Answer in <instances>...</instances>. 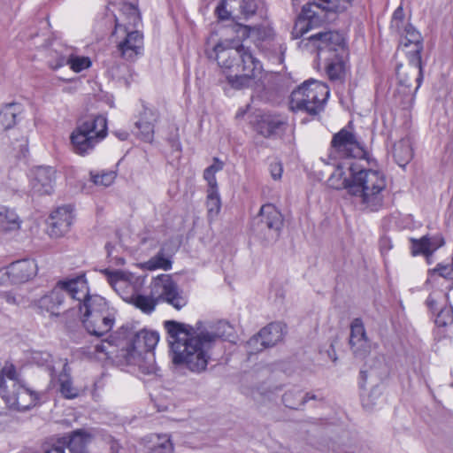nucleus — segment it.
<instances>
[{"label":"nucleus","instance_id":"obj_20","mask_svg":"<svg viewBox=\"0 0 453 453\" xmlns=\"http://www.w3.org/2000/svg\"><path fill=\"white\" fill-rule=\"evenodd\" d=\"M56 171L50 166H37L31 172L30 185L34 194L50 195L54 189Z\"/></svg>","mask_w":453,"mask_h":453},{"label":"nucleus","instance_id":"obj_55","mask_svg":"<svg viewBox=\"0 0 453 453\" xmlns=\"http://www.w3.org/2000/svg\"><path fill=\"white\" fill-rule=\"evenodd\" d=\"M104 273L108 277V281L110 284H113L114 281L118 280L119 278V273L118 272H111L109 270H104Z\"/></svg>","mask_w":453,"mask_h":453},{"label":"nucleus","instance_id":"obj_38","mask_svg":"<svg viewBox=\"0 0 453 453\" xmlns=\"http://www.w3.org/2000/svg\"><path fill=\"white\" fill-rule=\"evenodd\" d=\"M236 6L234 0H220L215 8V15L219 20H227L235 13Z\"/></svg>","mask_w":453,"mask_h":453},{"label":"nucleus","instance_id":"obj_51","mask_svg":"<svg viewBox=\"0 0 453 453\" xmlns=\"http://www.w3.org/2000/svg\"><path fill=\"white\" fill-rule=\"evenodd\" d=\"M428 242L429 249L433 255L435 250H437L439 248L442 247L445 244V240L441 234H437L432 237L428 235Z\"/></svg>","mask_w":453,"mask_h":453},{"label":"nucleus","instance_id":"obj_29","mask_svg":"<svg viewBox=\"0 0 453 453\" xmlns=\"http://www.w3.org/2000/svg\"><path fill=\"white\" fill-rule=\"evenodd\" d=\"M22 111L23 106L19 103H10L2 106V127L5 130L12 128Z\"/></svg>","mask_w":453,"mask_h":453},{"label":"nucleus","instance_id":"obj_13","mask_svg":"<svg viewBox=\"0 0 453 453\" xmlns=\"http://www.w3.org/2000/svg\"><path fill=\"white\" fill-rule=\"evenodd\" d=\"M151 292L153 295H157L156 297L158 303H167L178 311L188 303L187 298L171 275L161 274L155 278L152 282Z\"/></svg>","mask_w":453,"mask_h":453},{"label":"nucleus","instance_id":"obj_59","mask_svg":"<svg viewBox=\"0 0 453 453\" xmlns=\"http://www.w3.org/2000/svg\"><path fill=\"white\" fill-rule=\"evenodd\" d=\"M116 135L119 137V140L121 141H125L127 139L128 137V133L126 132V131H122V132H117L116 133Z\"/></svg>","mask_w":453,"mask_h":453},{"label":"nucleus","instance_id":"obj_5","mask_svg":"<svg viewBox=\"0 0 453 453\" xmlns=\"http://www.w3.org/2000/svg\"><path fill=\"white\" fill-rule=\"evenodd\" d=\"M317 49L318 57L326 63V73L331 81H342L345 73V42L336 31L319 32L307 37Z\"/></svg>","mask_w":453,"mask_h":453},{"label":"nucleus","instance_id":"obj_48","mask_svg":"<svg viewBox=\"0 0 453 453\" xmlns=\"http://www.w3.org/2000/svg\"><path fill=\"white\" fill-rule=\"evenodd\" d=\"M124 351V354H145L146 353V347L143 344V341H140L138 342V332L134 334V335L130 340V342L127 349Z\"/></svg>","mask_w":453,"mask_h":453},{"label":"nucleus","instance_id":"obj_37","mask_svg":"<svg viewBox=\"0 0 453 453\" xmlns=\"http://www.w3.org/2000/svg\"><path fill=\"white\" fill-rule=\"evenodd\" d=\"M213 164L205 168L203 171V178L207 181L208 189L218 190V183L216 173L223 169V163L218 158H213Z\"/></svg>","mask_w":453,"mask_h":453},{"label":"nucleus","instance_id":"obj_36","mask_svg":"<svg viewBox=\"0 0 453 453\" xmlns=\"http://www.w3.org/2000/svg\"><path fill=\"white\" fill-rule=\"evenodd\" d=\"M404 37L401 40L403 47H409L413 44L414 47L423 46V38L421 34L411 24L403 27Z\"/></svg>","mask_w":453,"mask_h":453},{"label":"nucleus","instance_id":"obj_15","mask_svg":"<svg viewBox=\"0 0 453 453\" xmlns=\"http://www.w3.org/2000/svg\"><path fill=\"white\" fill-rule=\"evenodd\" d=\"M78 280H83L85 282L86 291L83 295L74 296V301L77 302V307L82 319L90 318L92 315L97 314L107 309L110 306L105 298L99 295H90L88 282L86 278L85 273L78 274Z\"/></svg>","mask_w":453,"mask_h":453},{"label":"nucleus","instance_id":"obj_64","mask_svg":"<svg viewBox=\"0 0 453 453\" xmlns=\"http://www.w3.org/2000/svg\"><path fill=\"white\" fill-rule=\"evenodd\" d=\"M426 261H427L428 264H431L432 263L431 257H429L428 259H426Z\"/></svg>","mask_w":453,"mask_h":453},{"label":"nucleus","instance_id":"obj_31","mask_svg":"<svg viewBox=\"0 0 453 453\" xmlns=\"http://www.w3.org/2000/svg\"><path fill=\"white\" fill-rule=\"evenodd\" d=\"M127 302L133 304L135 308L141 310L145 314L152 313L157 304L158 303L157 297L144 296L141 294L132 295Z\"/></svg>","mask_w":453,"mask_h":453},{"label":"nucleus","instance_id":"obj_49","mask_svg":"<svg viewBox=\"0 0 453 453\" xmlns=\"http://www.w3.org/2000/svg\"><path fill=\"white\" fill-rule=\"evenodd\" d=\"M73 50L70 48H65L59 55H58L57 59L55 62L50 61V65L52 69H58L59 67H62L65 65H69L70 61L69 58L72 57Z\"/></svg>","mask_w":453,"mask_h":453},{"label":"nucleus","instance_id":"obj_40","mask_svg":"<svg viewBox=\"0 0 453 453\" xmlns=\"http://www.w3.org/2000/svg\"><path fill=\"white\" fill-rule=\"evenodd\" d=\"M234 5L236 6V16L241 15L244 19H249L253 16L257 9V4L256 0H234Z\"/></svg>","mask_w":453,"mask_h":453},{"label":"nucleus","instance_id":"obj_4","mask_svg":"<svg viewBox=\"0 0 453 453\" xmlns=\"http://www.w3.org/2000/svg\"><path fill=\"white\" fill-rule=\"evenodd\" d=\"M350 195L360 199L361 204L371 211H378L384 204L387 179L380 170L353 165Z\"/></svg>","mask_w":453,"mask_h":453},{"label":"nucleus","instance_id":"obj_58","mask_svg":"<svg viewBox=\"0 0 453 453\" xmlns=\"http://www.w3.org/2000/svg\"><path fill=\"white\" fill-rule=\"evenodd\" d=\"M426 304L430 310H434L436 306V301L430 295L426 299Z\"/></svg>","mask_w":453,"mask_h":453},{"label":"nucleus","instance_id":"obj_60","mask_svg":"<svg viewBox=\"0 0 453 453\" xmlns=\"http://www.w3.org/2000/svg\"><path fill=\"white\" fill-rule=\"evenodd\" d=\"M111 442H112V444L111 446V449L112 451L111 453H117L119 449V443L115 441H112Z\"/></svg>","mask_w":453,"mask_h":453},{"label":"nucleus","instance_id":"obj_3","mask_svg":"<svg viewBox=\"0 0 453 453\" xmlns=\"http://www.w3.org/2000/svg\"><path fill=\"white\" fill-rule=\"evenodd\" d=\"M354 0H293L296 6L303 3L291 35L294 39L303 37L311 30L319 27L330 14L345 12Z\"/></svg>","mask_w":453,"mask_h":453},{"label":"nucleus","instance_id":"obj_24","mask_svg":"<svg viewBox=\"0 0 453 453\" xmlns=\"http://www.w3.org/2000/svg\"><path fill=\"white\" fill-rule=\"evenodd\" d=\"M158 120V112L155 109L144 107L140 119L135 122L139 130L138 136L146 142H151L154 139V127Z\"/></svg>","mask_w":453,"mask_h":453},{"label":"nucleus","instance_id":"obj_18","mask_svg":"<svg viewBox=\"0 0 453 453\" xmlns=\"http://www.w3.org/2000/svg\"><path fill=\"white\" fill-rule=\"evenodd\" d=\"M73 220V207L71 204L58 207L49 218V234L59 238L67 234Z\"/></svg>","mask_w":453,"mask_h":453},{"label":"nucleus","instance_id":"obj_43","mask_svg":"<svg viewBox=\"0 0 453 453\" xmlns=\"http://www.w3.org/2000/svg\"><path fill=\"white\" fill-rule=\"evenodd\" d=\"M430 277L440 276L449 282H453V264L439 263L434 268L428 270Z\"/></svg>","mask_w":453,"mask_h":453},{"label":"nucleus","instance_id":"obj_53","mask_svg":"<svg viewBox=\"0 0 453 453\" xmlns=\"http://www.w3.org/2000/svg\"><path fill=\"white\" fill-rule=\"evenodd\" d=\"M234 31L237 34V37L242 40L248 38L251 32V27L249 26H243L241 24H235L234 26Z\"/></svg>","mask_w":453,"mask_h":453},{"label":"nucleus","instance_id":"obj_35","mask_svg":"<svg viewBox=\"0 0 453 453\" xmlns=\"http://www.w3.org/2000/svg\"><path fill=\"white\" fill-rule=\"evenodd\" d=\"M411 242V254L413 257L424 256L426 259L432 257V252L429 249L428 234L422 236L419 239L410 238Z\"/></svg>","mask_w":453,"mask_h":453},{"label":"nucleus","instance_id":"obj_54","mask_svg":"<svg viewBox=\"0 0 453 453\" xmlns=\"http://www.w3.org/2000/svg\"><path fill=\"white\" fill-rule=\"evenodd\" d=\"M5 301L10 304L19 305L23 300V297L20 296H15L13 293L7 292L4 296Z\"/></svg>","mask_w":453,"mask_h":453},{"label":"nucleus","instance_id":"obj_33","mask_svg":"<svg viewBox=\"0 0 453 453\" xmlns=\"http://www.w3.org/2000/svg\"><path fill=\"white\" fill-rule=\"evenodd\" d=\"M206 208L208 220L211 222L217 218L221 210V200L219 190H207Z\"/></svg>","mask_w":453,"mask_h":453},{"label":"nucleus","instance_id":"obj_39","mask_svg":"<svg viewBox=\"0 0 453 453\" xmlns=\"http://www.w3.org/2000/svg\"><path fill=\"white\" fill-rule=\"evenodd\" d=\"M282 402L286 407L293 410H297L304 405L302 392L298 389L287 391L282 396Z\"/></svg>","mask_w":453,"mask_h":453},{"label":"nucleus","instance_id":"obj_9","mask_svg":"<svg viewBox=\"0 0 453 453\" xmlns=\"http://www.w3.org/2000/svg\"><path fill=\"white\" fill-rule=\"evenodd\" d=\"M107 135V119L103 115L91 117L77 125L70 135L74 153L90 154Z\"/></svg>","mask_w":453,"mask_h":453},{"label":"nucleus","instance_id":"obj_42","mask_svg":"<svg viewBox=\"0 0 453 453\" xmlns=\"http://www.w3.org/2000/svg\"><path fill=\"white\" fill-rule=\"evenodd\" d=\"M143 341L147 351H153L159 341V334L156 331H149L146 329L138 332V342Z\"/></svg>","mask_w":453,"mask_h":453},{"label":"nucleus","instance_id":"obj_14","mask_svg":"<svg viewBox=\"0 0 453 453\" xmlns=\"http://www.w3.org/2000/svg\"><path fill=\"white\" fill-rule=\"evenodd\" d=\"M257 219L259 231L265 232L272 239L279 238L284 225V218L273 204L262 205Z\"/></svg>","mask_w":453,"mask_h":453},{"label":"nucleus","instance_id":"obj_12","mask_svg":"<svg viewBox=\"0 0 453 453\" xmlns=\"http://www.w3.org/2000/svg\"><path fill=\"white\" fill-rule=\"evenodd\" d=\"M90 440L91 435L88 432L77 429L67 436L47 438L42 446V453H65L66 449L70 453H84Z\"/></svg>","mask_w":453,"mask_h":453},{"label":"nucleus","instance_id":"obj_16","mask_svg":"<svg viewBox=\"0 0 453 453\" xmlns=\"http://www.w3.org/2000/svg\"><path fill=\"white\" fill-rule=\"evenodd\" d=\"M285 334V326L280 322H273L263 327L257 334L251 337L247 344L256 352L262 351L281 342Z\"/></svg>","mask_w":453,"mask_h":453},{"label":"nucleus","instance_id":"obj_50","mask_svg":"<svg viewBox=\"0 0 453 453\" xmlns=\"http://www.w3.org/2000/svg\"><path fill=\"white\" fill-rule=\"evenodd\" d=\"M403 19H404L403 9V7L399 6L395 10V12L393 13L391 26L393 27H395L397 29V31L400 32L401 28H402L401 25L403 24Z\"/></svg>","mask_w":453,"mask_h":453},{"label":"nucleus","instance_id":"obj_17","mask_svg":"<svg viewBox=\"0 0 453 453\" xmlns=\"http://www.w3.org/2000/svg\"><path fill=\"white\" fill-rule=\"evenodd\" d=\"M115 319L116 311L109 307L90 318L82 319V324L89 334L101 337L111 330Z\"/></svg>","mask_w":453,"mask_h":453},{"label":"nucleus","instance_id":"obj_57","mask_svg":"<svg viewBox=\"0 0 453 453\" xmlns=\"http://www.w3.org/2000/svg\"><path fill=\"white\" fill-rule=\"evenodd\" d=\"M96 352L98 353H105L106 355L109 354V352L106 350V347L104 342L98 343L95 346Z\"/></svg>","mask_w":453,"mask_h":453},{"label":"nucleus","instance_id":"obj_26","mask_svg":"<svg viewBox=\"0 0 453 453\" xmlns=\"http://www.w3.org/2000/svg\"><path fill=\"white\" fill-rule=\"evenodd\" d=\"M127 365H136L139 371L146 375L157 374L155 354L153 351H147L145 354H123Z\"/></svg>","mask_w":453,"mask_h":453},{"label":"nucleus","instance_id":"obj_8","mask_svg":"<svg viewBox=\"0 0 453 453\" xmlns=\"http://www.w3.org/2000/svg\"><path fill=\"white\" fill-rule=\"evenodd\" d=\"M329 95L330 90L326 83L311 79L291 93L289 108L293 111L317 116L324 111Z\"/></svg>","mask_w":453,"mask_h":453},{"label":"nucleus","instance_id":"obj_27","mask_svg":"<svg viewBox=\"0 0 453 453\" xmlns=\"http://www.w3.org/2000/svg\"><path fill=\"white\" fill-rule=\"evenodd\" d=\"M147 449L154 453H171L173 444L169 434H152L143 439Z\"/></svg>","mask_w":453,"mask_h":453},{"label":"nucleus","instance_id":"obj_32","mask_svg":"<svg viewBox=\"0 0 453 453\" xmlns=\"http://www.w3.org/2000/svg\"><path fill=\"white\" fill-rule=\"evenodd\" d=\"M172 264L171 257H167L165 253V249L161 248L155 256L144 263V266L150 271L157 269L168 271L172 268Z\"/></svg>","mask_w":453,"mask_h":453},{"label":"nucleus","instance_id":"obj_11","mask_svg":"<svg viewBox=\"0 0 453 453\" xmlns=\"http://www.w3.org/2000/svg\"><path fill=\"white\" fill-rule=\"evenodd\" d=\"M352 122L342 128L333 135L331 140V154L341 158L363 159L366 157L367 151L363 144L358 141L356 134L349 130L352 127Z\"/></svg>","mask_w":453,"mask_h":453},{"label":"nucleus","instance_id":"obj_21","mask_svg":"<svg viewBox=\"0 0 453 453\" xmlns=\"http://www.w3.org/2000/svg\"><path fill=\"white\" fill-rule=\"evenodd\" d=\"M287 121L279 115L264 113L257 116L254 127L265 138H273L285 131Z\"/></svg>","mask_w":453,"mask_h":453},{"label":"nucleus","instance_id":"obj_22","mask_svg":"<svg viewBox=\"0 0 453 453\" xmlns=\"http://www.w3.org/2000/svg\"><path fill=\"white\" fill-rule=\"evenodd\" d=\"M37 272V265L34 260L20 259L11 263L5 267V275L13 284L28 281Z\"/></svg>","mask_w":453,"mask_h":453},{"label":"nucleus","instance_id":"obj_41","mask_svg":"<svg viewBox=\"0 0 453 453\" xmlns=\"http://www.w3.org/2000/svg\"><path fill=\"white\" fill-rule=\"evenodd\" d=\"M32 359L39 366H44L50 372L51 378L55 376L56 370L53 365V359L50 353L46 351H37L33 354Z\"/></svg>","mask_w":453,"mask_h":453},{"label":"nucleus","instance_id":"obj_61","mask_svg":"<svg viewBox=\"0 0 453 453\" xmlns=\"http://www.w3.org/2000/svg\"><path fill=\"white\" fill-rule=\"evenodd\" d=\"M360 377L362 380H365L367 378V372L366 371H360Z\"/></svg>","mask_w":453,"mask_h":453},{"label":"nucleus","instance_id":"obj_56","mask_svg":"<svg viewBox=\"0 0 453 453\" xmlns=\"http://www.w3.org/2000/svg\"><path fill=\"white\" fill-rule=\"evenodd\" d=\"M323 396L321 395V394H314V393H306L304 395H303V399L304 401V404L310 401V400H319V401H322L323 400Z\"/></svg>","mask_w":453,"mask_h":453},{"label":"nucleus","instance_id":"obj_23","mask_svg":"<svg viewBox=\"0 0 453 453\" xmlns=\"http://www.w3.org/2000/svg\"><path fill=\"white\" fill-rule=\"evenodd\" d=\"M353 165H357V163L346 162L337 165L336 168L327 180L328 186L337 190L347 189L350 194L353 173L351 167Z\"/></svg>","mask_w":453,"mask_h":453},{"label":"nucleus","instance_id":"obj_44","mask_svg":"<svg viewBox=\"0 0 453 453\" xmlns=\"http://www.w3.org/2000/svg\"><path fill=\"white\" fill-rule=\"evenodd\" d=\"M381 394V389L376 386L368 394L363 395L361 398L363 408L366 411H372L377 405Z\"/></svg>","mask_w":453,"mask_h":453},{"label":"nucleus","instance_id":"obj_52","mask_svg":"<svg viewBox=\"0 0 453 453\" xmlns=\"http://www.w3.org/2000/svg\"><path fill=\"white\" fill-rule=\"evenodd\" d=\"M269 171L273 180H280L283 173L282 164L279 161L272 162L269 165Z\"/></svg>","mask_w":453,"mask_h":453},{"label":"nucleus","instance_id":"obj_7","mask_svg":"<svg viewBox=\"0 0 453 453\" xmlns=\"http://www.w3.org/2000/svg\"><path fill=\"white\" fill-rule=\"evenodd\" d=\"M2 398L11 410L24 411L34 407L39 401V394L24 384L21 368L5 361L2 366Z\"/></svg>","mask_w":453,"mask_h":453},{"label":"nucleus","instance_id":"obj_2","mask_svg":"<svg viewBox=\"0 0 453 453\" xmlns=\"http://www.w3.org/2000/svg\"><path fill=\"white\" fill-rule=\"evenodd\" d=\"M230 44L218 42L213 48L215 58L219 65L226 71V80L232 88H248L261 73L262 65L250 48L242 44Z\"/></svg>","mask_w":453,"mask_h":453},{"label":"nucleus","instance_id":"obj_28","mask_svg":"<svg viewBox=\"0 0 453 453\" xmlns=\"http://www.w3.org/2000/svg\"><path fill=\"white\" fill-rule=\"evenodd\" d=\"M59 391L66 399H74L79 395V389L73 385V381L69 373L68 364L65 361L63 365V371L58 377Z\"/></svg>","mask_w":453,"mask_h":453},{"label":"nucleus","instance_id":"obj_6","mask_svg":"<svg viewBox=\"0 0 453 453\" xmlns=\"http://www.w3.org/2000/svg\"><path fill=\"white\" fill-rule=\"evenodd\" d=\"M121 12L127 21L119 23L116 19L112 37L115 39L120 57L127 61H134L143 51V35L133 29L137 27L141 21L140 13L133 4H124Z\"/></svg>","mask_w":453,"mask_h":453},{"label":"nucleus","instance_id":"obj_46","mask_svg":"<svg viewBox=\"0 0 453 453\" xmlns=\"http://www.w3.org/2000/svg\"><path fill=\"white\" fill-rule=\"evenodd\" d=\"M70 68L75 72L80 73L85 69H88L91 65V60L88 57H83V56H77L72 52V57L69 58Z\"/></svg>","mask_w":453,"mask_h":453},{"label":"nucleus","instance_id":"obj_30","mask_svg":"<svg viewBox=\"0 0 453 453\" xmlns=\"http://www.w3.org/2000/svg\"><path fill=\"white\" fill-rule=\"evenodd\" d=\"M394 157L398 165L405 166L413 157V150L408 139H402L394 146Z\"/></svg>","mask_w":453,"mask_h":453},{"label":"nucleus","instance_id":"obj_47","mask_svg":"<svg viewBox=\"0 0 453 453\" xmlns=\"http://www.w3.org/2000/svg\"><path fill=\"white\" fill-rule=\"evenodd\" d=\"M116 174L114 172L110 171L106 173H102L100 174H94L91 173V180L96 185H102L104 187L110 186L115 180Z\"/></svg>","mask_w":453,"mask_h":453},{"label":"nucleus","instance_id":"obj_34","mask_svg":"<svg viewBox=\"0 0 453 453\" xmlns=\"http://www.w3.org/2000/svg\"><path fill=\"white\" fill-rule=\"evenodd\" d=\"M423 50V46H418V48L414 47L412 51L408 52V59L411 66L414 69V71H418V75L416 77L417 87L415 90H417L423 81V66L421 60V52Z\"/></svg>","mask_w":453,"mask_h":453},{"label":"nucleus","instance_id":"obj_45","mask_svg":"<svg viewBox=\"0 0 453 453\" xmlns=\"http://www.w3.org/2000/svg\"><path fill=\"white\" fill-rule=\"evenodd\" d=\"M435 324L439 327H446L453 324V307L445 305L436 315Z\"/></svg>","mask_w":453,"mask_h":453},{"label":"nucleus","instance_id":"obj_19","mask_svg":"<svg viewBox=\"0 0 453 453\" xmlns=\"http://www.w3.org/2000/svg\"><path fill=\"white\" fill-rule=\"evenodd\" d=\"M349 346L356 358L365 359L371 352V343L361 319H355L350 325Z\"/></svg>","mask_w":453,"mask_h":453},{"label":"nucleus","instance_id":"obj_25","mask_svg":"<svg viewBox=\"0 0 453 453\" xmlns=\"http://www.w3.org/2000/svg\"><path fill=\"white\" fill-rule=\"evenodd\" d=\"M21 223L15 211L5 208L2 211V241L18 240L21 234Z\"/></svg>","mask_w":453,"mask_h":453},{"label":"nucleus","instance_id":"obj_10","mask_svg":"<svg viewBox=\"0 0 453 453\" xmlns=\"http://www.w3.org/2000/svg\"><path fill=\"white\" fill-rule=\"evenodd\" d=\"M86 291L83 280H78V275L58 280L54 288L36 301V306L41 312H48L58 317L64 308L66 293L74 301V296L83 295Z\"/></svg>","mask_w":453,"mask_h":453},{"label":"nucleus","instance_id":"obj_63","mask_svg":"<svg viewBox=\"0 0 453 453\" xmlns=\"http://www.w3.org/2000/svg\"><path fill=\"white\" fill-rule=\"evenodd\" d=\"M388 242V240H387V239H382V240L380 241L381 244H382V243H384V242Z\"/></svg>","mask_w":453,"mask_h":453},{"label":"nucleus","instance_id":"obj_1","mask_svg":"<svg viewBox=\"0 0 453 453\" xmlns=\"http://www.w3.org/2000/svg\"><path fill=\"white\" fill-rule=\"evenodd\" d=\"M164 326L173 352V363L196 373L206 370L218 341L228 340L234 333L232 326L224 320L200 333L191 326L175 320H166Z\"/></svg>","mask_w":453,"mask_h":453},{"label":"nucleus","instance_id":"obj_62","mask_svg":"<svg viewBox=\"0 0 453 453\" xmlns=\"http://www.w3.org/2000/svg\"><path fill=\"white\" fill-rule=\"evenodd\" d=\"M26 145H27V140L22 138L21 144L19 146L22 147V146H26Z\"/></svg>","mask_w":453,"mask_h":453}]
</instances>
